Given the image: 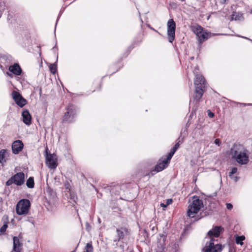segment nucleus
Wrapping results in <instances>:
<instances>
[{"label": "nucleus", "instance_id": "f3484780", "mask_svg": "<svg viewBox=\"0 0 252 252\" xmlns=\"http://www.w3.org/2000/svg\"><path fill=\"white\" fill-rule=\"evenodd\" d=\"M22 244L20 242L19 239L17 237H13V250L15 252H20Z\"/></svg>", "mask_w": 252, "mask_h": 252}, {"label": "nucleus", "instance_id": "2f4dec72", "mask_svg": "<svg viewBox=\"0 0 252 252\" xmlns=\"http://www.w3.org/2000/svg\"><path fill=\"white\" fill-rule=\"evenodd\" d=\"M235 103H237V104H240V105L244 106H251V105H252L251 103H238V102H235Z\"/></svg>", "mask_w": 252, "mask_h": 252}, {"label": "nucleus", "instance_id": "a211bd4d", "mask_svg": "<svg viewBox=\"0 0 252 252\" xmlns=\"http://www.w3.org/2000/svg\"><path fill=\"white\" fill-rule=\"evenodd\" d=\"M126 232V228H121V229H117V233L118 239L115 240V241H119L121 239H123L125 236V233Z\"/></svg>", "mask_w": 252, "mask_h": 252}, {"label": "nucleus", "instance_id": "7c9ffc66", "mask_svg": "<svg viewBox=\"0 0 252 252\" xmlns=\"http://www.w3.org/2000/svg\"><path fill=\"white\" fill-rule=\"evenodd\" d=\"M208 115L210 118H213L214 116V114L210 110H208Z\"/></svg>", "mask_w": 252, "mask_h": 252}, {"label": "nucleus", "instance_id": "473e14b6", "mask_svg": "<svg viewBox=\"0 0 252 252\" xmlns=\"http://www.w3.org/2000/svg\"><path fill=\"white\" fill-rule=\"evenodd\" d=\"M172 199H167V203H166V204L168 206L169 204H171L172 203Z\"/></svg>", "mask_w": 252, "mask_h": 252}, {"label": "nucleus", "instance_id": "ea45409f", "mask_svg": "<svg viewBox=\"0 0 252 252\" xmlns=\"http://www.w3.org/2000/svg\"><path fill=\"white\" fill-rule=\"evenodd\" d=\"M251 13H252V10H251Z\"/></svg>", "mask_w": 252, "mask_h": 252}, {"label": "nucleus", "instance_id": "4be33fe9", "mask_svg": "<svg viewBox=\"0 0 252 252\" xmlns=\"http://www.w3.org/2000/svg\"><path fill=\"white\" fill-rule=\"evenodd\" d=\"M83 252H93V247L91 243H87Z\"/></svg>", "mask_w": 252, "mask_h": 252}, {"label": "nucleus", "instance_id": "dca6fc26", "mask_svg": "<svg viewBox=\"0 0 252 252\" xmlns=\"http://www.w3.org/2000/svg\"><path fill=\"white\" fill-rule=\"evenodd\" d=\"M9 154V151L5 149L1 150L0 151V162L2 164L5 162Z\"/></svg>", "mask_w": 252, "mask_h": 252}, {"label": "nucleus", "instance_id": "72a5a7b5", "mask_svg": "<svg viewBox=\"0 0 252 252\" xmlns=\"http://www.w3.org/2000/svg\"><path fill=\"white\" fill-rule=\"evenodd\" d=\"M11 73H12L11 72V73L8 72H6V74H7V75H8L9 76H10V77H11V78H12V77H13V75H12V74Z\"/></svg>", "mask_w": 252, "mask_h": 252}, {"label": "nucleus", "instance_id": "a878e982", "mask_svg": "<svg viewBox=\"0 0 252 252\" xmlns=\"http://www.w3.org/2000/svg\"><path fill=\"white\" fill-rule=\"evenodd\" d=\"M237 172V167H233L231 169V172L229 173V176H232L233 174L236 173Z\"/></svg>", "mask_w": 252, "mask_h": 252}, {"label": "nucleus", "instance_id": "b1692460", "mask_svg": "<svg viewBox=\"0 0 252 252\" xmlns=\"http://www.w3.org/2000/svg\"><path fill=\"white\" fill-rule=\"evenodd\" d=\"M49 68H50L51 72L52 73L55 74L56 73V72L57 71V67H56V65L55 64H50V65L49 66Z\"/></svg>", "mask_w": 252, "mask_h": 252}, {"label": "nucleus", "instance_id": "c756f323", "mask_svg": "<svg viewBox=\"0 0 252 252\" xmlns=\"http://www.w3.org/2000/svg\"><path fill=\"white\" fill-rule=\"evenodd\" d=\"M226 205L228 210H231L233 208V205L231 203H226Z\"/></svg>", "mask_w": 252, "mask_h": 252}, {"label": "nucleus", "instance_id": "5701e85b", "mask_svg": "<svg viewBox=\"0 0 252 252\" xmlns=\"http://www.w3.org/2000/svg\"><path fill=\"white\" fill-rule=\"evenodd\" d=\"M245 239V237L244 236H237L236 237V243L237 244H240L241 245H242L243 244V241H244Z\"/></svg>", "mask_w": 252, "mask_h": 252}, {"label": "nucleus", "instance_id": "39448f33", "mask_svg": "<svg viewBox=\"0 0 252 252\" xmlns=\"http://www.w3.org/2000/svg\"><path fill=\"white\" fill-rule=\"evenodd\" d=\"M25 182V175L23 172H18L11 176L6 182V186L14 184L17 186L23 185Z\"/></svg>", "mask_w": 252, "mask_h": 252}, {"label": "nucleus", "instance_id": "e433bc0d", "mask_svg": "<svg viewBox=\"0 0 252 252\" xmlns=\"http://www.w3.org/2000/svg\"><path fill=\"white\" fill-rule=\"evenodd\" d=\"M29 221L31 222L33 225H34V223H33V221H31L29 220Z\"/></svg>", "mask_w": 252, "mask_h": 252}, {"label": "nucleus", "instance_id": "f257e3e1", "mask_svg": "<svg viewBox=\"0 0 252 252\" xmlns=\"http://www.w3.org/2000/svg\"><path fill=\"white\" fill-rule=\"evenodd\" d=\"M223 230V228L221 226H216L208 231V235L210 240L206 241L203 252H220L221 251V245L215 243V240L212 237H218Z\"/></svg>", "mask_w": 252, "mask_h": 252}, {"label": "nucleus", "instance_id": "f8f14e48", "mask_svg": "<svg viewBox=\"0 0 252 252\" xmlns=\"http://www.w3.org/2000/svg\"><path fill=\"white\" fill-rule=\"evenodd\" d=\"M24 144L21 140L15 141L12 145V152L14 154H18L22 150Z\"/></svg>", "mask_w": 252, "mask_h": 252}, {"label": "nucleus", "instance_id": "9d476101", "mask_svg": "<svg viewBox=\"0 0 252 252\" xmlns=\"http://www.w3.org/2000/svg\"><path fill=\"white\" fill-rule=\"evenodd\" d=\"M12 96L16 104L20 107H23L27 104V100L23 97L19 93L14 91L12 93Z\"/></svg>", "mask_w": 252, "mask_h": 252}, {"label": "nucleus", "instance_id": "4468645a", "mask_svg": "<svg viewBox=\"0 0 252 252\" xmlns=\"http://www.w3.org/2000/svg\"><path fill=\"white\" fill-rule=\"evenodd\" d=\"M22 116L23 118V122L26 125L29 126L31 124L32 117L28 110H23L22 113Z\"/></svg>", "mask_w": 252, "mask_h": 252}, {"label": "nucleus", "instance_id": "1a4fd4ad", "mask_svg": "<svg viewBox=\"0 0 252 252\" xmlns=\"http://www.w3.org/2000/svg\"><path fill=\"white\" fill-rule=\"evenodd\" d=\"M167 26L168 40L170 43H172L175 38L176 29V23L173 19H170L168 21Z\"/></svg>", "mask_w": 252, "mask_h": 252}, {"label": "nucleus", "instance_id": "6e6552de", "mask_svg": "<svg viewBox=\"0 0 252 252\" xmlns=\"http://www.w3.org/2000/svg\"><path fill=\"white\" fill-rule=\"evenodd\" d=\"M192 31L196 35L200 43L203 42L210 36V34L206 32L200 26L197 25L193 27Z\"/></svg>", "mask_w": 252, "mask_h": 252}, {"label": "nucleus", "instance_id": "9b49d317", "mask_svg": "<svg viewBox=\"0 0 252 252\" xmlns=\"http://www.w3.org/2000/svg\"><path fill=\"white\" fill-rule=\"evenodd\" d=\"M46 163L50 169H55L57 166V158L54 154H47L46 156Z\"/></svg>", "mask_w": 252, "mask_h": 252}, {"label": "nucleus", "instance_id": "cd10ccee", "mask_svg": "<svg viewBox=\"0 0 252 252\" xmlns=\"http://www.w3.org/2000/svg\"><path fill=\"white\" fill-rule=\"evenodd\" d=\"M214 143L218 145V146H220V145L221 144V141L220 140L217 138V139H216L214 141Z\"/></svg>", "mask_w": 252, "mask_h": 252}, {"label": "nucleus", "instance_id": "0eeeda50", "mask_svg": "<svg viewBox=\"0 0 252 252\" xmlns=\"http://www.w3.org/2000/svg\"><path fill=\"white\" fill-rule=\"evenodd\" d=\"M65 110L66 112L63 118V122L67 123L72 122L76 114V107L72 104H69L66 107Z\"/></svg>", "mask_w": 252, "mask_h": 252}, {"label": "nucleus", "instance_id": "c85d7f7f", "mask_svg": "<svg viewBox=\"0 0 252 252\" xmlns=\"http://www.w3.org/2000/svg\"><path fill=\"white\" fill-rule=\"evenodd\" d=\"M229 177L231 179H232L235 182H237L238 179H239V177H237V176H234L233 175H232V176H229Z\"/></svg>", "mask_w": 252, "mask_h": 252}, {"label": "nucleus", "instance_id": "20e7f679", "mask_svg": "<svg viewBox=\"0 0 252 252\" xmlns=\"http://www.w3.org/2000/svg\"><path fill=\"white\" fill-rule=\"evenodd\" d=\"M193 72L195 74V80L194 81L195 95L194 98L196 101H198L201 98L203 94L206 83L202 75L196 74L195 70L193 71Z\"/></svg>", "mask_w": 252, "mask_h": 252}, {"label": "nucleus", "instance_id": "f03ea898", "mask_svg": "<svg viewBox=\"0 0 252 252\" xmlns=\"http://www.w3.org/2000/svg\"><path fill=\"white\" fill-rule=\"evenodd\" d=\"M230 155L232 159L241 165H246L249 162V152L242 145L234 144L230 149Z\"/></svg>", "mask_w": 252, "mask_h": 252}, {"label": "nucleus", "instance_id": "393cba45", "mask_svg": "<svg viewBox=\"0 0 252 252\" xmlns=\"http://www.w3.org/2000/svg\"><path fill=\"white\" fill-rule=\"evenodd\" d=\"M8 227V225L6 223L4 224L0 228V232L1 233H3L6 231V230Z\"/></svg>", "mask_w": 252, "mask_h": 252}, {"label": "nucleus", "instance_id": "4c0bfd02", "mask_svg": "<svg viewBox=\"0 0 252 252\" xmlns=\"http://www.w3.org/2000/svg\"><path fill=\"white\" fill-rule=\"evenodd\" d=\"M190 59H191V60H193V59H194V57H191V58H190Z\"/></svg>", "mask_w": 252, "mask_h": 252}, {"label": "nucleus", "instance_id": "2eb2a0df", "mask_svg": "<svg viewBox=\"0 0 252 252\" xmlns=\"http://www.w3.org/2000/svg\"><path fill=\"white\" fill-rule=\"evenodd\" d=\"M8 69L10 72L15 75H20L22 73V69L17 63L9 66Z\"/></svg>", "mask_w": 252, "mask_h": 252}, {"label": "nucleus", "instance_id": "7ed1b4c3", "mask_svg": "<svg viewBox=\"0 0 252 252\" xmlns=\"http://www.w3.org/2000/svg\"><path fill=\"white\" fill-rule=\"evenodd\" d=\"M204 207L203 201L198 196H194L192 201L188 206L187 215L189 218H194L196 214Z\"/></svg>", "mask_w": 252, "mask_h": 252}, {"label": "nucleus", "instance_id": "aec40b11", "mask_svg": "<svg viewBox=\"0 0 252 252\" xmlns=\"http://www.w3.org/2000/svg\"><path fill=\"white\" fill-rule=\"evenodd\" d=\"M26 185L28 188L32 189L34 186V179L32 177H30L26 182Z\"/></svg>", "mask_w": 252, "mask_h": 252}, {"label": "nucleus", "instance_id": "f704fd0d", "mask_svg": "<svg viewBox=\"0 0 252 252\" xmlns=\"http://www.w3.org/2000/svg\"><path fill=\"white\" fill-rule=\"evenodd\" d=\"M160 206L163 208H166L167 206V205L164 203H161Z\"/></svg>", "mask_w": 252, "mask_h": 252}, {"label": "nucleus", "instance_id": "ddd939ff", "mask_svg": "<svg viewBox=\"0 0 252 252\" xmlns=\"http://www.w3.org/2000/svg\"><path fill=\"white\" fill-rule=\"evenodd\" d=\"M170 160H168L167 159V157L165 159L162 160L161 162L158 163V164L155 167V170L158 172L161 171L163 169H164L166 167H167L168 164Z\"/></svg>", "mask_w": 252, "mask_h": 252}, {"label": "nucleus", "instance_id": "6ab92c4d", "mask_svg": "<svg viewBox=\"0 0 252 252\" xmlns=\"http://www.w3.org/2000/svg\"><path fill=\"white\" fill-rule=\"evenodd\" d=\"M179 147V143H177L175 145V146L173 147V148L171 150L170 152L167 155V159L168 160H170L171 159L172 157H173V156L174 155V153L176 152V151H177V150L178 149Z\"/></svg>", "mask_w": 252, "mask_h": 252}, {"label": "nucleus", "instance_id": "412c9836", "mask_svg": "<svg viewBox=\"0 0 252 252\" xmlns=\"http://www.w3.org/2000/svg\"><path fill=\"white\" fill-rule=\"evenodd\" d=\"M121 188L119 185H116L111 188L110 191L116 195L119 194Z\"/></svg>", "mask_w": 252, "mask_h": 252}, {"label": "nucleus", "instance_id": "c9c22d12", "mask_svg": "<svg viewBox=\"0 0 252 252\" xmlns=\"http://www.w3.org/2000/svg\"><path fill=\"white\" fill-rule=\"evenodd\" d=\"M226 1V0H220V2H221V3H224Z\"/></svg>", "mask_w": 252, "mask_h": 252}, {"label": "nucleus", "instance_id": "423d86ee", "mask_svg": "<svg viewBox=\"0 0 252 252\" xmlns=\"http://www.w3.org/2000/svg\"><path fill=\"white\" fill-rule=\"evenodd\" d=\"M30 207V201L27 199H22L17 204L16 213L19 215H27L29 213Z\"/></svg>", "mask_w": 252, "mask_h": 252}, {"label": "nucleus", "instance_id": "a19ab883", "mask_svg": "<svg viewBox=\"0 0 252 252\" xmlns=\"http://www.w3.org/2000/svg\"><path fill=\"white\" fill-rule=\"evenodd\" d=\"M182 1H184L185 0H181Z\"/></svg>", "mask_w": 252, "mask_h": 252}, {"label": "nucleus", "instance_id": "bb28decb", "mask_svg": "<svg viewBox=\"0 0 252 252\" xmlns=\"http://www.w3.org/2000/svg\"><path fill=\"white\" fill-rule=\"evenodd\" d=\"M241 16H237V14L236 13H234L232 15V19L233 20H240V17Z\"/></svg>", "mask_w": 252, "mask_h": 252}, {"label": "nucleus", "instance_id": "58836bf2", "mask_svg": "<svg viewBox=\"0 0 252 252\" xmlns=\"http://www.w3.org/2000/svg\"><path fill=\"white\" fill-rule=\"evenodd\" d=\"M195 69H198V68L197 67H195Z\"/></svg>", "mask_w": 252, "mask_h": 252}]
</instances>
